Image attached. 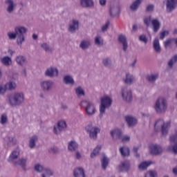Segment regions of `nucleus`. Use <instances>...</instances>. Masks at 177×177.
<instances>
[{
    "instance_id": "obj_31",
    "label": "nucleus",
    "mask_w": 177,
    "mask_h": 177,
    "mask_svg": "<svg viewBox=\"0 0 177 177\" xmlns=\"http://www.w3.org/2000/svg\"><path fill=\"white\" fill-rule=\"evenodd\" d=\"M19 156H20V152L18 150L13 151L10 155V158L8 161H13L15 160H17L19 158Z\"/></svg>"
},
{
    "instance_id": "obj_37",
    "label": "nucleus",
    "mask_w": 177,
    "mask_h": 177,
    "mask_svg": "<svg viewBox=\"0 0 177 177\" xmlns=\"http://www.w3.org/2000/svg\"><path fill=\"white\" fill-rule=\"evenodd\" d=\"M154 32H157L160 30V22L157 19H153L151 21Z\"/></svg>"
},
{
    "instance_id": "obj_51",
    "label": "nucleus",
    "mask_w": 177,
    "mask_h": 177,
    "mask_svg": "<svg viewBox=\"0 0 177 177\" xmlns=\"http://www.w3.org/2000/svg\"><path fill=\"white\" fill-rule=\"evenodd\" d=\"M139 39L140 41H141L142 42H144L145 44H147V37H146V35H141L139 37Z\"/></svg>"
},
{
    "instance_id": "obj_48",
    "label": "nucleus",
    "mask_w": 177,
    "mask_h": 177,
    "mask_svg": "<svg viewBox=\"0 0 177 177\" xmlns=\"http://www.w3.org/2000/svg\"><path fill=\"white\" fill-rule=\"evenodd\" d=\"M41 48H42V49H44L46 52H52V48L46 43L41 44Z\"/></svg>"
},
{
    "instance_id": "obj_41",
    "label": "nucleus",
    "mask_w": 177,
    "mask_h": 177,
    "mask_svg": "<svg viewBox=\"0 0 177 177\" xmlns=\"http://www.w3.org/2000/svg\"><path fill=\"white\" fill-rule=\"evenodd\" d=\"M135 81L133 75H131L128 73L126 74V79L124 80L125 84H132V82Z\"/></svg>"
},
{
    "instance_id": "obj_34",
    "label": "nucleus",
    "mask_w": 177,
    "mask_h": 177,
    "mask_svg": "<svg viewBox=\"0 0 177 177\" xmlns=\"http://www.w3.org/2000/svg\"><path fill=\"white\" fill-rule=\"evenodd\" d=\"M102 149V146L100 145H97L93 151V152H91V158H95V157L96 156H97V154H99L100 150Z\"/></svg>"
},
{
    "instance_id": "obj_28",
    "label": "nucleus",
    "mask_w": 177,
    "mask_h": 177,
    "mask_svg": "<svg viewBox=\"0 0 177 177\" xmlns=\"http://www.w3.org/2000/svg\"><path fill=\"white\" fill-rule=\"evenodd\" d=\"M89 46H91V41L89 40H82L80 44V48L83 50L89 48Z\"/></svg>"
},
{
    "instance_id": "obj_60",
    "label": "nucleus",
    "mask_w": 177,
    "mask_h": 177,
    "mask_svg": "<svg viewBox=\"0 0 177 177\" xmlns=\"http://www.w3.org/2000/svg\"><path fill=\"white\" fill-rule=\"evenodd\" d=\"M8 53H9V55H11V56H13V55H15V50L9 48L8 50Z\"/></svg>"
},
{
    "instance_id": "obj_40",
    "label": "nucleus",
    "mask_w": 177,
    "mask_h": 177,
    "mask_svg": "<svg viewBox=\"0 0 177 177\" xmlns=\"http://www.w3.org/2000/svg\"><path fill=\"white\" fill-rule=\"evenodd\" d=\"M141 2L142 0H136L131 4V6H130V9L131 10H136V9L139 8V5H140Z\"/></svg>"
},
{
    "instance_id": "obj_58",
    "label": "nucleus",
    "mask_w": 177,
    "mask_h": 177,
    "mask_svg": "<svg viewBox=\"0 0 177 177\" xmlns=\"http://www.w3.org/2000/svg\"><path fill=\"white\" fill-rule=\"evenodd\" d=\"M138 150H139V148H138V147H135L133 148V151H134V153H136V157H140V155L139 153H138Z\"/></svg>"
},
{
    "instance_id": "obj_1",
    "label": "nucleus",
    "mask_w": 177,
    "mask_h": 177,
    "mask_svg": "<svg viewBox=\"0 0 177 177\" xmlns=\"http://www.w3.org/2000/svg\"><path fill=\"white\" fill-rule=\"evenodd\" d=\"M15 32H9L7 35L9 39H16L17 45H22L26 40L24 34L27 33V28L24 26H17L14 29Z\"/></svg>"
},
{
    "instance_id": "obj_64",
    "label": "nucleus",
    "mask_w": 177,
    "mask_h": 177,
    "mask_svg": "<svg viewBox=\"0 0 177 177\" xmlns=\"http://www.w3.org/2000/svg\"><path fill=\"white\" fill-rule=\"evenodd\" d=\"M171 44V40H167L166 41H165L164 45L165 46V48H167V46H168L169 45Z\"/></svg>"
},
{
    "instance_id": "obj_3",
    "label": "nucleus",
    "mask_w": 177,
    "mask_h": 177,
    "mask_svg": "<svg viewBox=\"0 0 177 177\" xmlns=\"http://www.w3.org/2000/svg\"><path fill=\"white\" fill-rule=\"evenodd\" d=\"M111 106V98L104 96L101 98L100 104V117H103V114L106 113V109H109Z\"/></svg>"
},
{
    "instance_id": "obj_7",
    "label": "nucleus",
    "mask_w": 177,
    "mask_h": 177,
    "mask_svg": "<svg viewBox=\"0 0 177 177\" xmlns=\"http://www.w3.org/2000/svg\"><path fill=\"white\" fill-rule=\"evenodd\" d=\"M155 110L158 113H162L167 110V100L164 98H159L155 105Z\"/></svg>"
},
{
    "instance_id": "obj_45",
    "label": "nucleus",
    "mask_w": 177,
    "mask_h": 177,
    "mask_svg": "<svg viewBox=\"0 0 177 177\" xmlns=\"http://www.w3.org/2000/svg\"><path fill=\"white\" fill-rule=\"evenodd\" d=\"M110 27V21L107 20L105 22V24L103 25L101 28V31L102 32H106V31H107V30H109V28Z\"/></svg>"
},
{
    "instance_id": "obj_16",
    "label": "nucleus",
    "mask_w": 177,
    "mask_h": 177,
    "mask_svg": "<svg viewBox=\"0 0 177 177\" xmlns=\"http://www.w3.org/2000/svg\"><path fill=\"white\" fill-rule=\"evenodd\" d=\"M80 6L82 8H93L95 6V3L93 0H80Z\"/></svg>"
},
{
    "instance_id": "obj_27",
    "label": "nucleus",
    "mask_w": 177,
    "mask_h": 177,
    "mask_svg": "<svg viewBox=\"0 0 177 177\" xmlns=\"http://www.w3.org/2000/svg\"><path fill=\"white\" fill-rule=\"evenodd\" d=\"M63 81L66 85H74L75 84L74 79H73V77L70 75L64 76Z\"/></svg>"
},
{
    "instance_id": "obj_9",
    "label": "nucleus",
    "mask_w": 177,
    "mask_h": 177,
    "mask_svg": "<svg viewBox=\"0 0 177 177\" xmlns=\"http://www.w3.org/2000/svg\"><path fill=\"white\" fill-rule=\"evenodd\" d=\"M44 75L45 77H48L49 78L57 77L59 75V70H57V68L56 67L50 66L46 70Z\"/></svg>"
},
{
    "instance_id": "obj_52",
    "label": "nucleus",
    "mask_w": 177,
    "mask_h": 177,
    "mask_svg": "<svg viewBox=\"0 0 177 177\" xmlns=\"http://www.w3.org/2000/svg\"><path fill=\"white\" fill-rule=\"evenodd\" d=\"M169 32L168 31H163L160 33V39H164L165 38V35H168Z\"/></svg>"
},
{
    "instance_id": "obj_19",
    "label": "nucleus",
    "mask_w": 177,
    "mask_h": 177,
    "mask_svg": "<svg viewBox=\"0 0 177 177\" xmlns=\"http://www.w3.org/2000/svg\"><path fill=\"white\" fill-rule=\"evenodd\" d=\"M15 60L17 63V64H19V66H26V64H27V63H28V62L27 61V58H26V57L23 56V55H18L16 57Z\"/></svg>"
},
{
    "instance_id": "obj_33",
    "label": "nucleus",
    "mask_w": 177,
    "mask_h": 177,
    "mask_svg": "<svg viewBox=\"0 0 177 177\" xmlns=\"http://www.w3.org/2000/svg\"><path fill=\"white\" fill-rule=\"evenodd\" d=\"M120 152L122 157H127V156H129V148L128 147H120Z\"/></svg>"
},
{
    "instance_id": "obj_55",
    "label": "nucleus",
    "mask_w": 177,
    "mask_h": 177,
    "mask_svg": "<svg viewBox=\"0 0 177 177\" xmlns=\"http://www.w3.org/2000/svg\"><path fill=\"white\" fill-rule=\"evenodd\" d=\"M154 9V6L153 5H149L147 7V10L148 12H153V10Z\"/></svg>"
},
{
    "instance_id": "obj_42",
    "label": "nucleus",
    "mask_w": 177,
    "mask_h": 177,
    "mask_svg": "<svg viewBox=\"0 0 177 177\" xmlns=\"http://www.w3.org/2000/svg\"><path fill=\"white\" fill-rule=\"evenodd\" d=\"M95 44L97 45V46H103V39H102V37L100 35L95 37Z\"/></svg>"
},
{
    "instance_id": "obj_23",
    "label": "nucleus",
    "mask_w": 177,
    "mask_h": 177,
    "mask_svg": "<svg viewBox=\"0 0 177 177\" xmlns=\"http://www.w3.org/2000/svg\"><path fill=\"white\" fill-rule=\"evenodd\" d=\"M125 120L127 121L129 127H133V125H136L138 120L136 118L132 116H126Z\"/></svg>"
},
{
    "instance_id": "obj_15",
    "label": "nucleus",
    "mask_w": 177,
    "mask_h": 177,
    "mask_svg": "<svg viewBox=\"0 0 177 177\" xmlns=\"http://www.w3.org/2000/svg\"><path fill=\"white\" fill-rule=\"evenodd\" d=\"M170 142L171 143H174V145L172 147V148L169 147L167 150L169 151H171V150L174 154H177V133L170 137Z\"/></svg>"
},
{
    "instance_id": "obj_44",
    "label": "nucleus",
    "mask_w": 177,
    "mask_h": 177,
    "mask_svg": "<svg viewBox=\"0 0 177 177\" xmlns=\"http://www.w3.org/2000/svg\"><path fill=\"white\" fill-rule=\"evenodd\" d=\"M110 63H111V59L110 57L102 59V64L104 67H110Z\"/></svg>"
},
{
    "instance_id": "obj_21",
    "label": "nucleus",
    "mask_w": 177,
    "mask_h": 177,
    "mask_svg": "<svg viewBox=\"0 0 177 177\" xmlns=\"http://www.w3.org/2000/svg\"><path fill=\"white\" fill-rule=\"evenodd\" d=\"M129 168H131V165L129 164V161L126 160L121 163V165L119 166V171L121 172L124 171H129Z\"/></svg>"
},
{
    "instance_id": "obj_13",
    "label": "nucleus",
    "mask_w": 177,
    "mask_h": 177,
    "mask_svg": "<svg viewBox=\"0 0 177 177\" xmlns=\"http://www.w3.org/2000/svg\"><path fill=\"white\" fill-rule=\"evenodd\" d=\"M122 96L123 97V100H125V102H132V92L131 91H128L127 87L122 89Z\"/></svg>"
},
{
    "instance_id": "obj_46",
    "label": "nucleus",
    "mask_w": 177,
    "mask_h": 177,
    "mask_svg": "<svg viewBox=\"0 0 177 177\" xmlns=\"http://www.w3.org/2000/svg\"><path fill=\"white\" fill-rule=\"evenodd\" d=\"M45 176H53V171L50 169V168L45 167L44 171Z\"/></svg>"
},
{
    "instance_id": "obj_39",
    "label": "nucleus",
    "mask_w": 177,
    "mask_h": 177,
    "mask_svg": "<svg viewBox=\"0 0 177 177\" xmlns=\"http://www.w3.org/2000/svg\"><path fill=\"white\" fill-rule=\"evenodd\" d=\"M45 168L46 167L41 164H36L35 165L34 169L36 172L41 174V172H44V171H45Z\"/></svg>"
},
{
    "instance_id": "obj_22",
    "label": "nucleus",
    "mask_w": 177,
    "mask_h": 177,
    "mask_svg": "<svg viewBox=\"0 0 177 177\" xmlns=\"http://www.w3.org/2000/svg\"><path fill=\"white\" fill-rule=\"evenodd\" d=\"M1 63L6 66V67H9L12 64V58L9 56H4L0 59Z\"/></svg>"
},
{
    "instance_id": "obj_11",
    "label": "nucleus",
    "mask_w": 177,
    "mask_h": 177,
    "mask_svg": "<svg viewBox=\"0 0 177 177\" xmlns=\"http://www.w3.org/2000/svg\"><path fill=\"white\" fill-rule=\"evenodd\" d=\"M55 83H53L51 80H46L41 82V88L44 92H49V91L52 90V88H53V85Z\"/></svg>"
},
{
    "instance_id": "obj_5",
    "label": "nucleus",
    "mask_w": 177,
    "mask_h": 177,
    "mask_svg": "<svg viewBox=\"0 0 177 177\" xmlns=\"http://www.w3.org/2000/svg\"><path fill=\"white\" fill-rule=\"evenodd\" d=\"M160 127H161L162 134L167 135V133H168V128L171 127V122L164 123L163 120H158L154 124L155 131H157Z\"/></svg>"
},
{
    "instance_id": "obj_6",
    "label": "nucleus",
    "mask_w": 177,
    "mask_h": 177,
    "mask_svg": "<svg viewBox=\"0 0 177 177\" xmlns=\"http://www.w3.org/2000/svg\"><path fill=\"white\" fill-rule=\"evenodd\" d=\"M85 104V113L87 115H93L96 109H95V105L93 102L87 100H83L80 102V106H84Z\"/></svg>"
},
{
    "instance_id": "obj_57",
    "label": "nucleus",
    "mask_w": 177,
    "mask_h": 177,
    "mask_svg": "<svg viewBox=\"0 0 177 177\" xmlns=\"http://www.w3.org/2000/svg\"><path fill=\"white\" fill-rule=\"evenodd\" d=\"M6 92V88H3V86H0V95H3Z\"/></svg>"
},
{
    "instance_id": "obj_36",
    "label": "nucleus",
    "mask_w": 177,
    "mask_h": 177,
    "mask_svg": "<svg viewBox=\"0 0 177 177\" xmlns=\"http://www.w3.org/2000/svg\"><path fill=\"white\" fill-rule=\"evenodd\" d=\"M153 49L156 50V52H161V47L160 46V41L158 39H155L153 41Z\"/></svg>"
},
{
    "instance_id": "obj_49",
    "label": "nucleus",
    "mask_w": 177,
    "mask_h": 177,
    "mask_svg": "<svg viewBox=\"0 0 177 177\" xmlns=\"http://www.w3.org/2000/svg\"><path fill=\"white\" fill-rule=\"evenodd\" d=\"M145 177H157V172L154 171H147Z\"/></svg>"
},
{
    "instance_id": "obj_35",
    "label": "nucleus",
    "mask_w": 177,
    "mask_h": 177,
    "mask_svg": "<svg viewBox=\"0 0 177 177\" xmlns=\"http://www.w3.org/2000/svg\"><path fill=\"white\" fill-rule=\"evenodd\" d=\"M153 164V162L148 161V162H142L140 163V165L138 166L139 169H147L149 165H151Z\"/></svg>"
},
{
    "instance_id": "obj_20",
    "label": "nucleus",
    "mask_w": 177,
    "mask_h": 177,
    "mask_svg": "<svg viewBox=\"0 0 177 177\" xmlns=\"http://www.w3.org/2000/svg\"><path fill=\"white\" fill-rule=\"evenodd\" d=\"M74 177H85V171L82 167H77L73 170Z\"/></svg>"
},
{
    "instance_id": "obj_30",
    "label": "nucleus",
    "mask_w": 177,
    "mask_h": 177,
    "mask_svg": "<svg viewBox=\"0 0 177 177\" xmlns=\"http://www.w3.org/2000/svg\"><path fill=\"white\" fill-rule=\"evenodd\" d=\"M26 162H27L26 158H20L15 162V165H19L23 169H26Z\"/></svg>"
},
{
    "instance_id": "obj_63",
    "label": "nucleus",
    "mask_w": 177,
    "mask_h": 177,
    "mask_svg": "<svg viewBox=\"0 0 177 177\" xmlns=\"http://www.w3.org/2000/svg\"><path fill=\"white\" fill-rule=\"evenodd\" d=\"M50 153H56L57 151V149L55 147H52L49 149Z\"/></svg>"
},
{
    "instance_id": "obj_32",
    "label": "nucleus",
    "mask_w": 177,
    "mask_h": 177,
    "mask_svg": "<svg viewBox=\"0 0 177 177\" xmlns=\"http://www.w3.org/2000/svg\"><path fill=\"white\" fill-rule=\"evenodd\" d=\"M121 135H122V132H121L120 129H115L111 131V136L115 139H120Z\"/></svg>"
},
{
    "instance_id": "obj_43",
    "label": "nucleus",
    "mask_w": 177,
    "mask_h": 177,
    "mask_svg": "<svg viewBox=\"0 0 177 177\" xmlns=\"http://www.w3.org/2000/svg\"><path fill=\"white\" fill-rule=\"evenodd\" d=\"M8 122V115L6 113H3L1 115L0 124L1 125H5Z\"/></svg>"
},
{
    "instance_id": "obj_54",
    "label": "nucleus",
    "mask_w": 177,
    "mask_h": 177,
    "mask_svg": "<svg viewBox=\"0 0 177 177\" xmlns=\"http://www.w3.org/2000/svg\"><path fill=\"white\" fill-rule=\"evenodd\" d=\"M131 139V138L129 136H124L122 138V142L123 143H125V142H129V140Z\"/></svg>"
},
{
    "instance_id": "obj_29",
    "label": "nucleus",
    "mask_w": 177,
    "mask_h": 177,
    "mask_svg": "<svg viewBox=\"0 0 177 177\" xmlns=\"http://www.w3.org/2000/svg\"><path fill=\"white\" fill-rule=\"evenodd\" d=\"M68 149L70 151H75L78 149V144L75 141H71L68 143Z\"/></svg>"
},
{
    "instance_id": "obj_38",
    "label": "nucleus",
    "mask_w": 177,
    "mask_h": 177,
    "mask_svg": "<svg viewBox=\"0 0 177 177\" xmlns=\"http://www.w3.org/2000/svg\"><path fill=\"white\" fill-rule=\"evenodd\" d=\"M75 94L77 95V97L80 96H85V91L81 86H78L75 88Z\"/></svg>"
},
{
    "instance_id": "obj_4",
    "label": "nucleus",
    "mask_w": 177,
    "mask_h": 177,
    "mask_svg": "<svg viewBox=\"0 0 177 177\" xmlns=\"http://www.w3.org/2000/svg\"><path fill=\"white\" fill-rule=\"evenodd\" d=\"M86 131L88 133L90 139L96 140L97 139V133L100 132V129L97 127L93 126L92 124H88L86 128Z\"/></svg>"
},
{
    "instance_id": "obj_18",
    "label": "nucleus",
    "mask_w": 177,
    "mask_h": 177,
    "mask_svg": "<svg viewBox=\"0 0 177 177\" xmlns=\"http://www.w3.org/2000/svg\"><path fill=\"white\" fill-rule=\"evenodd\" d=\"M118 41L120 44H122L124 52H127V49H128V42L127 41V37L123 35H120L118 37Z\"/></svg>"
},
{
    "instance_id": "obj_47",
    "label": "nucleus",
    "mask_w": 177,
    "mask_h": 177,
    "mask_svg": "<svg viewBox=\"0 0 177 177\" xmlns=\"http://www.w3.org/2000/svg\"><path fill=\"white\" fill-rule=\"evenodd\" d=\"M157 78H158V74H155V75H148L147 77V80L148 81H149V82H153V81H156V80H157Z\"/></svg>"
},
{
    "instance_id": "obj_56",
    "label": "nucleus",
    "mask_w": 177,
    "mask_h": 177,
    "mask_svg": "<svg viewBox=\"0 0 177 177\" xmlns=\"http://www.w3.org/2000/svg\"><path fill=\"white\" fill-rule=\"evenodd\" d=\"M8 140H9L8 142V146H13V138L9 137Z\"/></svg>"
},
{
    "instance_id": "obj_8",
    "label": "nucleus",
    "mask_w": 177,
    "mask_h": 177,
    "mask_svg": "<svg viewBox=\"0 0 177 177\" xmlns=\"http://www.w3.org/2000/svg\"><path fill=\"white\" fill-rule=\"evenodd\" d=\"M79 28H80V21H78V20L72 19L70 21L68 24V31L69 32L74 34L75 31H78Z\"/></svg>"
},
{
    "instance_id": "obj_12",
    "label": "nucleus",
    "mask_w": 177,
    "mask_h": 177,
    "mask_svg": "<svg viewBox=\"0 0 177 177\" xmlns=\"http://www.w3.org/2000/svg\"><path fill=\"white\" fill-rule=\"evenodd\" d=\"M149 151L153 156H158L162 153V148L158 145H149Z\"/></svg>"
},
{
    "instance_id": "obj_26",
    "label": "nucleus",
    "mask_w": 177,
    "mask_h": 177,
    "mask_svg": "<svg viewBox=\"0 0 177 177\" xmlns=\"http://www.w3.org/2000/svg\"><path fill=\"white\" fill-rule=\"evenodd\" d=\"M38 142V136H33L30 138L29 140V147L30 149H34L35 147V143Z\"/></svg>"
},
{
    "instance_id": "obj_53",
    "label": "nucleus",
    "mask_w": 177,
    "mask_h": 177,
    "mask_svg": "<svg viewBox=\"0 0 177 177\" xmlns=\"http://www.w3.org/2000/svg\"><path fill=\"white\" fill-rule=\"evenodd\" d=\"M151 20V18L149 17H147L144 19V23L145 24H146V26L147 27H149V24H150V21Z\"/></svg>"
},
{
    "instance_id": "obj_10",
    "label": "nucleus",
    "mask_w": 177,
    "mask_h": 177,
    "mask_svg": "<svg viewBox=\"0 0 177 177\" xmlns=\"http://www.w3.org/2000/svg\"><path fill=\"white\" fill-rule=\"evenodd\" d=\"M66 128H67V124L66 122L59 121L56 126H54L53 132L55 135H59L61 133V132H62V131H64Z\"/></svg>"
},
{
    "instance_id": "obj_25",
    "label": "nucleus",
    "mask_w": 177,
    "mask_h": 177,
    "mask_svg": "<svg viewBox=\"0 0 177 177\" xmlns=\"http://www.w3.org/2000/svg\"><path fill=\"white\" fill-rule=\"evenodd\" d=\"M16 88H17V84H16V82L13 81H10L5 85V88L8 91H15Z\"/></svg>"
},
{
    "instance_id": "obj_59",
    "label": "nucleus",
    "mask_w": 177,
    "mask_h": 177,
    "mask_svg": "<svg viewBox=\"0 0 177 177\" xmlns=\"http://www.w3.org/2000/svg\"><path fill=\"white\" fill-rule=\"evenodd\" d=\"M21 75L23 77H27V71L26 70V68H24L21 71Z\"/></svg>"
},
{
    "instance_id": "obj_2",
    "label": "nucleus",
    "mask_w": 177,
    "mask_h": 177,
    "mask_svg": "<svg viewBox=\"0 0 177 177\" xmlns=\"http://www.w3.org/2000/svg\"><path fill=\"white\" fill-rule=\"evenodd\" d=\"M8 103L11 107L21 106L24 103V93L19 92L11 94L8 96Z\"/></svg>"
},
{
    "instance_id": "obj_50",
    "label": "nucleus",
    "mask_w": 177,
    "mask_h": 177,
    "mask_svg": "<svg viewBox=\"0 0 177 177\" xmlns=\"http://www.w3.org/2000/svg\"><path fill=\"white\" fill-rule=\"evenodd\" d=\"M177 62V55H174L169 62L168 63V66H169V67H172V66H174V63H176Z\"/></svg>"
},
{
    "instance_id": "obj_62",
    "label": "nucleus",
    "mask_w": 177,
    "mask_h": 177,
    "mask_svg": "<svg viewBox=\"0 0 177 177\" xmlns=\"http://www.w3.org/2000/svg\"><path fill=\"white\" fill-rule=\"evenodd\" d=\"M75 158H77V160H80V158H81V153L79 151L76 152Z\"/></svg>"
},
{
    "instance_id": "obj_24",
    "label": "nucleus",
    "mask_w": 177,
    "mask_h": 177,
    "mask_svg": "<svg viewBox=\"0 0 177 177\" xmlns=\"http://www.w3.org/2000/svg\"><path fill=\"white\" fill-rule=\"evenodd\" d=\"M101 165L104 171H106L107 166L109 165V158L106 156L105 154L102 155V158L101 159Z\"/></svg>"
},
{
    "instance_id": "obj_17",
    "label": "nucleus",
    "mask_w": 177,
    "mask_h": 177,
    "mask_svg": "<svg viewBox=\"0 0 177 177\" xmlns=\"http://www.w3.org/2000/svg\"><path fill=\"white\" fill-rule=\"evenodd\" d=\"M177 0H167V12L170 13L171 10H174L176 8Z\"/></svg>"
},
{
    "instance_id": "obj_14",
    "label": "nucleus",
    "mask_w": 177,
    "mask_h": 177,
    "mask_svg": "<svg viewBox=\"0 0 177 177\" xmlns=\"http://www.w3.org/2000/svg\"><path fill=\"white\" fill-rule=\"evenodd\" d=\"M5 3L7 5L6 12L10 15L13 13L16 10V4L13 0H5Z\"/></svg>"
},
{
    "instance_id": "obj_61",
    "label": "nucleus",
    "mask_w": 177,
    "mask_h": 177,
    "mask_svg": "<svg viewBox=\"0 0 177 177\" xmlns=\"http://www.w3.org/2000/svg\"><path fill=\"white\" fill-rule=\"evenodd\" d=\"M99 2L101 6H104L106 5V0H99Z\"/></svg>"
}]
</instances>
